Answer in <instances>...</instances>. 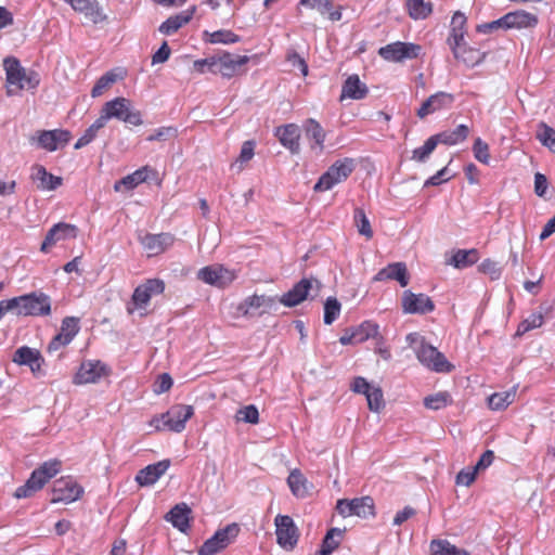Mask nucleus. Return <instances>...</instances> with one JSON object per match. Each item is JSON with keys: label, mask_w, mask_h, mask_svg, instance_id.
Instances as JSON below:
<instances>
[{"label": "nucleus", "mask_w": 555, "mask_h": 555, "mask_svg": "<svg viewBox=\"0 0 555 555\" xmlns=\"http://www.w3.org/2000/svg\"><path fill=\"white\" fill-rule=\"evenodd\" d=\"M405 339L420 363L426 369L437 373H449L453 370L454 366L446 359L443 353L429 345L420 334L410 333Z\"/></svg>", "instance_id": "f257e3e1"}, {"label": "nucleus", "mask_w": 555, "mask_h": 555, "mask_svg": "<svg viewBox=\"0 0 555 555\" xmlns=\"http://www.w3.org/2000/svg\"><path fill=\"white\" fill-rule=\"evenodd\" d=\"M3 67L5 70L7 94L10 96L24 89H35L40 82L38 74L27 72L16 57H5Z\"/></svg>", "instance_id": "f03ea898"}, {"label": "nucleus", "mask_w": 555, "mask_h": 555, "mask_svg": "<svg viewBox=\"0 0 555 555\" xmlns=\"http://www.w3.org/2000/svg\"><path fill=\"white\" fill-rule=\"evenodd\" d=\"M60 470L61 462L59 460L44 462L31 473L25 485L15 490V498L25 499L33 496L37 491L41 490L50 479L56 476Z\"/></svg>", "instance_id": "7ed1b4c3"}, {"label": "nucleus", "mask_w": 555, "mask_h": 555, "mask_svg": "<svg viewBox=\"0 0 555 555\" xmlns=\"http://www.w3.org/2000/svg\"><path fill=\"white\" fill-rule=\"evenodd\" d=\"M194 415L192 405L176 404L166 413L154 416L149 425L155 430H169L181 433L185 428L186 422Z\"/></svg>", "instance_id": "20e7f679"}, {"label": "nucleus", "mask_w": 555, "mask_h": 555, "mask_svg": "<svg viewBox=\"0 0 555 555\" xmlns=\"http://www.w3.org/2000/svg\"><path fill=\"white\" fill-rule=\"evenodd\" d=\"M99 117L105 125L112 118L132 126H141L143 124L141 113L132 108L131 102L128 99L120 96L106 102Z\"/></svg>", "instance_id": "39448f33"}, {"label": "nucleus", "mask_w": 555, "mask_h": 555, "mask_svg": "<svg viewBox=\"0 0 555 555\" xmlns=\"http://www.w3.org/2000/svg\"><path fill=\"white\" fill-rule=\"evenodd\" d=\"M356 168V162L352 158H343L336 160L328 169L319 178L314 184L315 192H326L335 185L344 182L352 173Z\"/></svg>", "instance_id": "423d86ee"}, {"label": "nucleus", "mask_w": 555, "mask_h": 555, "mask_svg": "<svg viewBox=\"0 0 555 555\" xmlns=\"http://www.w3.org/2000/svg\"><path fill=\"white\" fill-rule=\"evenodd\" d=\"M13 311L17 315H48L51 312L50 297L43 293H30L11 298Z\"/></svg>", "instance_id": "0eeeda50"}, {"label": "nucleus", "mask_w": 555, "mask_h": 555, "mask_svg": "<svg viewBox=\"0 0 555 555\" xmlns=\"http://www.w3.org/2000/svg\"><path fill=\"white\" fill-rule=\"evenodd\" d=\"M196 278L207 285L225 288L237 279V271L220 263H214L201 268Z\"/></svg>", "instance_id": "6e6552de"}, {"label": "nucleus", "mask_w": 555, "mask_h": 555, "mask_svg": "<svg viewBox=\"0 0 555 555\" xmlns=\"http://www.w3.org/2000/svg\"><path fill=\"white\" fill-rule=\"evenodd\" d=\"M276 543L285 551H293L299 540V530L288 515H276L274 518Z\"/></svg>", "instance_id": "1a4fd4ad"}, {"label": "nucleus", "mask_w": 555, "mask_h": 555, "mask_svg": "<svg viewBox=\"0 0 555 555\" xmlns=\"http://www.w3.org/2000/svg\"><path fill=\"white\" fill-rule=\"evenodd\" d=\"M240 528L236 524H230L218 530L206 540L198 550V555H216L231 544L237 537Z\"/></svg>", "instance_id": "9d476101"}, {"label": "nucleus", "mask_w": 555, "mask_h": 555, "mask_svg": "<svg viewBox=\"0 0 555 555\" xmlns=\"http://www.w3.org/2000/svg\"><path fill=\"white\" fill-rule=\"evenodd\" d=\"M422 51L420 44L413 42H392L378 50V54L388 62H403L405 60L416 59Z\"/></svg>", "instance_id": "9b49d317"}, {"label": "nucleus", "mask_w": 555, "mask_h": 555, "mask_svg": "<svg viewBox=\"0 0 555 555\" xmlns=\"http://www.w3.org/2000/svg\"><path fill=\"white\" fill-rule=\"evenodd\" d=\"M278 299L267 295H251L236 306L237 317H255L274 308Z\"/></svg>", "instance_id": "f8f14e48"}, {"label": "nucleus", "mask_w": 555, "mask_h": 555, "mask_svg": "<svg viewBox=\"0 0 555 555\" xmlns=\"http://www.w3.org/2000/svg\"><path fill=\"white\" fill-rule=\"evenodd\" d=\"M336 508L343 517L358 516L367 518L374 515V503L370 496L338 500Z\"/></svg>", "instance_id": "ddd939ff"}, {"label": "nucleus", "mask_w": 555, "mask_h": 555, "mask_svg": "<svg viewBox=\"0 0 555 555\" xmlns=\"http://www.w3.org/2000/svg\"><path fill=\"white\" fill-rule=\"evenodd\" d=\"M165 284L162 280L151 279L139 285L132 295V304L134 308L128 307V312L133 313L134 309L144 310L151 298L164 292Z\"/></svg>", "instance_id": "4468645a"}, {"label": "nucleus", "mask_w": 555, "mask_h": 555, "mask_svg": "<svg viewBox=\"0 0 555 555\" xmlns=\"http://www.w3.org/2000/svg\"><path fill=\"white\" fill-rule=\"evenodd\" d=\"M321 284L314 279H302L292 289L285 293L279 301L286 307H294L308 298L311 291L319 293Z\"/></svg>", "instance_id": "2eb2a0df"}, {"label": "nucleus", "mask_w": 555, "mask_h": 555, "mask_svg": "<svg viewBox=\"0 0 555 555\" xmlns=\"http://www.w3.org/2000/svg\"><path fill=\"white\" fill-rule=\"evenodd\" d=\"M108 371L104 363L98 360L83 361L74 376V384L85 385L98 383Z\"/></svg>", "instance_id": "dca6fc26"}, {"label": "nucleus", "mask_w": 555, "mask_h": 555, "mask_svg": "<svg viewBox=\"0 0 555 555\" xmlns=\"http://www.w3.org/2000/svg\"><path fill=\"white\" fill-rule=\"evenodd\" d=\"M83 493V489L70 478H61L53 486L52 503H72L77 501Z\"/></svg>", "instance_id": "f3484780"}, {"label": "nucleus", "mask_w": 555, "mask_h": 555, "mask_svg": "<svg viewBox=\"0 0 555 555\" xmlns=\"http://www.w3.org/2000/svg\"><path fill=\"white\" fill-rule=\"evenodd\" d=\"M402 310L410 314H424L434 310L433 300L425 294H414L405 291L402 294Z\"/></svg>", "instance_id": "a211bd4d"}, {"label": "nucleus", "mask_w": 555, "mask_h": 555, "mask_svg": "<svg viewBox=\"0 0 555 555\" xmlns=\"http://www.w3.org/2000/svg\"><path fill=\"white\" fill-rule=\"evenodd\" d=\"M454 102V95L444 91H439L435 94H431L421 107L417 109L416 115L424 119L426 116L431 115L434 113L449 109Z\"/></svg>", "instance_id": "6ab92c4d"}, {"label": "nucleus", "mask_w": 555, "mask_h": 555, "mask_svg": "<svg viewBox=\"0 0 555 555\" xmlns=\"http://www.w3.org/2000/svg\"><path fill=\"white\" fill-rule=\"evenodd\" d=\"M248 61L249 57L247 55H233L231 53L216 55L215 74H220L224 78H231Z\"/></svg>", "instance_id": "aec40b11"}, {"label": "nucleus", "mask_w": 555, "mask_h": 555, "mask_svg": "<svg viewBox=\"0 0 555 555\" xmlns=\"http://www.w3.org/2000/svg\"><path fill=\"white\" fill-rule=\"evenodd\" d=\"M70 139L72 133L65 129L43 130L38 133V144L49 152L63 149Z\"/></svg>", "instance_id": "412c9836"}, {"label": "nucleus", "mask_w": 555, "mask_h": 555, "mask_svg": "<svg viewBox=\"0 0 555 555\" xmlns=\"http://www.w3.org/2000/svg\"><path fill=\"white\" fill-rule=\"evenodd\" d=\"M77 236V228L69 223L54 224L47 233L44 241L41 244L40 250L48 253L49 249L56 243L75 238Z\"/></svg>", "instance_id": "4be33fe9"}, {"label": "nucleus", "mask_w": 555, "mask_h": 555, "mask_svg": "<svg viewBox=\"0 0 555 555\" xmlns=\"http://www.w3.org/2000/svg\"><path fill=\"white\" fill-rule=\"evenodd\" d=\"M504 29H529L538 25V16L533 13L517 10L502 16Z\"/></svg>", "instance_id": "5701e85b"}, {"label": "nucleus", "mask_w": 555, "mask_h": 555, "mask_svg": "<svg viewBox=\"0 0 555 555\" xmlns=\"http://www.w3.org/2000/svg\"><path fill=\"white\" fill-rule=\"evenodd\" d=\"M13 362L18 365H27L36 376L43 374V359L37 349L27 346L18 348L14 353Z\"/></svg>", "instance_id": "b1692460"}, {"label": "nucleus", "mask_w": 555, "mask_h": 555, "mask_svg": "<svg viewBox=\"0 0 555 555\" xmlns=\"http://www.w3.org/2000/svg\"><path fill=\"white\" fill-rule=\"evenodd\" d=\"M72 9L82 14L87 20L94 24L102 23L106 20L102 8L98 0H64Z\"/></svg>", "instance_id": "393cba45"}, {"label": "nucleus", "mask_w": 555, "mask_h": 555, "mask_svg": "<svg viewBox=\"0 0 555 555\" xmlns=\"http://www.w3.org/2000/svg\"><path fill=\"white\" fill-rule=\"evenodd\" d=\"M140 242L151 257L159 255L170 247L173 244V236L168 233L145 234Z\"/></svg>", "instance_id": "a878e982"}, {"label": "nucleus", "mask_w": 555, "mask_h": 555, "mask_svg": "<svg viewBox=\"0 0 555 555\" xmlns=\"http://www.w3.org/2000/svg\"><path fill=\"white\" fill-rule=\"evenodd\" d=\"M169 466V460L150 464L139 470L135 476V481L142 487L152 486L168 470Z\"/></svg>", "instance_id": "bb28decb"}, {"label": "nucleus", "mask_w": 555, "mask_h": 555, "mask_svg": "<svg viewBox=\"0 0 555 555\" xmlns=\"http://www.w3.org/2000/svg\"><path fill=\"white\" fill-rule=\"evenodd\" d=\"M31 179L40 191H54L62 185L63 179L47 171L41 165L31 168Z\"/></svg>", "instance_id": "cd10ccee"}, {"label": "nucleus", "mask_w": 555, "mask_h": 555, "mask_svg": "<svg viewBox=\"0 0 555 555\" xmlns=\"http://www.w3.org/2000/svg\"><path fill=\"white\" fill-rule=\"evenodd\" d=\"M395 280L400 286L405 287L409 284L408 269L404 262H393L379 270L374 276V281Z\"/></svg>", "instance_id": "c85d7f7f"}, {"label": "nucleus", "mask_w": 555, "mask_h": 555, "mask_svg": "<svg viewBox=\"0 0 555 555\" xmlns=\"http://www.w3.org/2000/svg\"><path fill=\"white\" fill-rule=\"evenodd\" d=\"M306 138L310 142V147L318 155L324 150L325 131L322 126L314 119H308L304 125Z\"/></svg>", "instance_id": "c756f323"}, {"label": "nucleus", "mask_w": 555, "mask_h": 555, "mask_svg": "<svg viewBox=\"0 0 555 555\" xmlns=\"http://www.w3.org/2000/svg\"><path fill=\"white\" fill-rule=\"evenodd\" d=\"M276 135L284 147L288 149L293 154L299 153L300 131L297 125L288 124L278 128Z\"/></svg>", "instance_id": "7c9ffc66"}, {"label": "nucleus", "mask_w": 555, "mask_h": 555, "mask_svg": "<svg viewBox=\"0 0 555 555\" xmlns=\"http://www.w3.org/2000/svg\"><path fill=\"white\" fill-rule=\"evenodd\" d=\"M191 508L185 503L175 505L165 516V519L181 532L190 527Z\"/></svg>", "instance_id": "2f4dec72"}, {"label": "nucleus", "mask_w": 555, "mask_h": 555, "mask_svg": "<svg viewBox=\"0 0 555 555\" xmlns=\"http://www.w3.org/2000/svg\"><path fill=\"white\" fill-rule=\"evenodd\" d=\"M454 57L463 62L468 67H474L480 64L485 59V53L468 47L465 42L450 48Z\"/></svg>", "instance_id": "473e14b6"}, {"label": "nucleus", "mask_w": 555, "mask_h": 555, "mask_svg": "<svg viewBox=\"0 0 555 555\" xmlns=\"http://www.w3.org/2000/svg\"><path fill=\"white\" fill-rule=\"evenodd\" d=\"M195 13V7L181 12L179 14L168 17L164 23L160 24L158 30L163 35H171L178 31L183 25L188 24Z\"/></svg>", "instance_id": "72a5a7b5"}, {"label": "nucleus", "mask_w": 555, "mask_h": 555, "mask_svg": "<svg viewBox=\"0 0 555 555\" xmlns=\"http://www.w3.org/2000/svg\"><path fill=\"white\" fill-rule=\"evenodd\" d=\"M367 94V88L358 75L349 76L343 85L340 100L346 98L352 100H361Z\"/></svg>", "instance_id": "f704fd0d"}, {"label": "nucleus", "mask_w": 555, "mask_h": 555, "mask_svg": "<svg viewBox=\"0 0 555 555\" xmlns=\"http://www.w3.org/2000/svg\"><path fill=\"white\" fill-rule=\"evenodd\" d=\"M150 171L151 170H150V168L147 166L142 167V168L135 170L134 172H132V173L124 177L119 181H117L114 184V190L116 192H124V191L133 190L139 184H141L144 181H146Z\"/></svg>", "instance_id": "c9c22d12"}, {"label": "nucleus", "mask_w": 555, "mask_h": 555, "mask_svg": "<svg viewBox=\"0 0 555 555\" xmlns=\"http://www.w3.org/2000/svg\"><path fill=\"white\" fill-rule=\"evenodd\" d=\"M516 395L517 386L505 391L494 392L488 397V408L491 411H504L515 401Z\"/></svg>", "instance_id": "e433bc0d"}, {"label": "nucleus", "mask_w": 555, "mask_h": 555, "mask_svg": "<svg viewBox=\"0 0 555 555\" xmlns=\"http://www.w3.org/2000/svg\"><path fill=\"white\" fill-rule=\"evenodd\" d=\"M465 25L466 16L461 12H455L451 20V29L447 40L450 48L464 42Z\"/></svg>", "instance_id": "4c0bfd02"}, {"label": "nucleus", "mask_w": 555, "mask_h": 555, "mask_svg": "<svg viewBox=\"0 0 555 555\" xmlns=\"http://www.w3.org/2000/svg\"><path fill=\"white\" fill-rule=\"evenodd\" d=\"M469 129L466 125H459L453 130H446L435 134V140L438 143L446 145H455L466 140Z\"/></svg>", "instance_id": "58836bf2"}, {"label": "nucleus", "mask_w": 555, "mask_h": 555, "mask_svg": "<svg viewBox=\"0 0 555 555\" xmlns=\"http://www.w3.org/2000/svg\"><path fill=\"white\" fill-rule=\"evenodd\" d=\"M430 555H469V553L448 540L434 539L429 544Z\"/></svg>", "instance_id": "ea45409f"}, {"label": "nucleus", "mask_w": 555, "mask_h": 555, "mask_svg": "<svg viewBox=\"0 0 555 555\" xmlns=\"http://www.w3.org/2000/svg\"><path fill=\"white\" fill-rule=\"evenodd\" d=\"M478 259L479 255L477 249H459L453 254L449 264L456 269H464L476 263Z\"/></svg>", "instance_id": "a19ab883"}, {"label": "nucleus", "mask_w": 555, "mask_h": 555, "mask_svg": "<svg viewBox=\"0 0 555 555\" xmlns=\"http://www.w3.org/2000/svg\"><path fill=\"white\" fill-rule=\"evenodd\" d=\"M287 483L292 493L297 498H305L309 493V483L307 478L298 470L291 472Z\"/></svg>", "instance_id": "79ce46f5"}, {"label": "nucleus", "mask_w": 555, "mask_h": 555, "mask_svg": "<svg viewBox=\"0 0 555 555\" xmlns=\"http://www.w3.org/2000/svg\"><path fill=\"white\" fill-rule=\"evenodd\" d=\"M344 530L332 528L327 531L322 541V545L318 555H331L340 544L343 540Z\"/></svg>", "instance_id": "37998d69"}, {"label": "nucleus", "mask_w": 555, "mask_h": 555, "mask_svg": "<svg viewBox=\"0 0 555 555\" xmlns=\"http://www.w3.org/2000/svg\"><path fill=\"white\" fill-rule=\"evenodd\" d=\"M353 337L356 338L357 344L364 343L370 338L382 339V336H379L378 324L371 321H365L358 327L353 328Z\"/></svg>", "instance_id": "c03bdc74"}, {"label": "nucleus", "mask_w": 555, "mask_h": 555, "mask_svg": "<svg viewBox=\"0 0 555 555\" xmlns=\"http://www.w3.org/2000/svg\"><path fill=\"white\" fill-rule=\"evenodd\" d=\"M547 312V308L541 307V311L531 313L528 318L520 322L517 327L516 335L520 336L525 333L539 328L544 323V314Z\"/></svg>", "instance_id": "a18cd8bd"}, {"label": "nucleus", "mask_w": 555, "mask_h": 555, "mask_svg": "<svg viewBox=\"0 0 555 555\" xmlns=\"http://www.w3.org/2000/svg\"><path fill=\"white\" fill-rule=\"evenodd\" d=\"M204 36L210 43L233 44L241 40L240 36L229 29H220L214 33L205 31Z\"/></svg>", "instance_id": "49530a36"}, {"label": "nucleus", "mask_w": 555, "mask_h": 555, "mask_svg": "<svg viewBox=\"0 0 555 555\" xmlns=\"http://www.w3.org/2000/svg\"><path fill=\"white\" fill-rule=\"evenodd\" d=\"M406 7L410 16L414 20H424L433 11L431 3L423 0H406Z\"/></svg>", "instance_id": "de8ad7c7"}, {"label": "nucleus", "mask_w": 555, "mask_h": 555, "mask_svg": "<svg viewBox=\"0 0 555 555\" xmlns=\"http://www.w3.org/2000/svg\"><path fill=\"white\" fill-rule=\"evenodd\" d=\"M452 399L448 391H439L424 398V405L429 410H440L451 404Z\"/></svg>", "instance_id": "09e8293b"}, {"label": "nucleus", "mask_w": 555, "mask_h": 555, "mask_svg": "<svg viewBox=\"0 0 555 555\" xmlns=\"http://www.w3.org/2000/svg\"><path fill=\"white\" fill-rule=\"evenodd\" d=\"M353 221L359 234L365 236L367 240L373 237L371 222L362 208L354 209Z\"/></svg>", "instance_id": "8fccbe9b"}, {"label": "nucleus", "mask_w": 555, "mask_h": 555, "mask_svg": "<svg viewBox=\"0 0 555 555\" xmlns=\"http://www.w3.org/2000/svg\"><path fill=\"white\" fill-rule=\"evenodd\" d=\"M105 127L103 120L99 117L86 131L85 133L77 140L75 143V149L79 150L89 143H91L98 135V132Z\"/></svg>", "instance_id": "3c124183"}, {"label": "nucleus", "mask_w": 555, "mask_h": 555, "mask_svg": "<svg viewBox=\"0 0 555 555\" xmlns=\"http://www.w3.org/2000/svg\"><path fill=\"white\" fill-rule=\"evenodd\" d=\"M537 139L540 143L555 153V129L542 122L537 131Z\"/></svg>", "instance_id": "603ef678"}, {"label": "nucleus", "mask_w": 555, "mask_h": 555, "mask_svg": "<svg viewBox=\"0 0 555 555\" xmlns=\"http://www.w3.org/2000/svg\"><path fill=\"white\" fill-rule=\"evenodd\" d=\"M79 319L66 317L62 321L60 334L65 338V343H70L79 332Z\"/></svg>", "instance_id": "864d4df0"}, {"label": "nucleus", "mask_w": 555, "mask_h": 555, "mask_svg": "<svg viewBox=\"0 0 555 555\" xmlns=\"http://www.w3.org/2000/svg\"><path fill=\"white\" fill-rule=\"evenodd\" d=\"M369 409L372 412L378 413L385 406L384 396L380 387L374 386L365 395Z\"/></svg>", "instance_id": "5fc2aeb1"}, {"label": "nucleus", "mask_w": 555, "mask_h": 555, "mask_svg": "<svg viewBox=\"0 0 555 555\" xmlns=\"http://www.w3.org/2000/svg\"><path fill=\"white\" fill-rule=\"evenodd\" d=\"M436 146H437V142L435 140V137L431 135L430 138H428L425 141V143L422 146H420L413 151L412 159L420 162V163L425 162L429 157V155L434 152Z\"/></svg>", "instance_id": "6e6d98bb"}, {"label": "nucleus", "mask_w": 555, "mask_h": 555, "mask_svg": "<svg viewBox=\"0 0 555 555\" xmlns=\"http://www.w3.org/2000/svg\"><path fill=\"white\" fill-rule=\"evenodd\" d=\"M117 80V75L113 72H108L102 77L98 79L94 87L91 90V95L93 98H98L103 94V92L111 87Z\"/></svg>", "instance_id": "4d7b16f0"}, {"label": "nucleus", "mask_w": 555, "mask_h": 555, "mask_svg": "<svg viewBox=\"0 0 555 555\" xmlns=\"http://www.w3.org/2000/svg\"><path fill=\"white\" fill-rule=\"evenodd\" d=\"M340 313V304L334 297H328L324 305V323L332 324Z\"/></svg>", "instance_id": "13d9d810"}, {"label": "nucleus", "mask_w": 555, "mask_h": 555, "mask_svg": "<svg viewBox=\"0 0 555 555\" xmlns=\"http://www.w3.org/2000/svg\"><path fill=\"white\" fill-rule=\"evenodd\" d=\"M236 421L248 424H257L259 422V412L254 404L246 405L236 412Z\"/></svg>", "instance_id": "bf43d9fd"}, {"label": "nucleus", "mask_w": 555, "mask_h": 555, "mask_svg": "<svg viewBox=\"0 0 555 555\" xmlns=\"http://www.w3.org/2000/svg\"><path fill=\"white\" fill-rule=\"evenodd\" d=\"M473 152L475 158L485 164L488 165L490 162V153H489V145L481 140L480 138H477L473 145Z\"/></svg>", "instance_id": "052dcab7"}, {"label": "nucleus", "mask_w": 555, "mask_h": 555, "mask_svg": "<svg viewBox=\"0 0 555 555\" xmlns=\"http://www.w3.org/2000/svg\"><path fill=\"white\" fill-rule=\"evenodd\" d=\"M298 7H305L318 11L321 15L326 14L332 9L331 0H300Z\"/></svg>", "instance_id": "680f3d73"}, {"label": "nucleus", "mask_w": 555, "mask_h": 555, "mask_svg": "<svg viewBox=\"0 0 555 555\" xmlns=\"http://www.w3.org/2000/svg\"><path fill=\"white\" fill-rule=\"evenodd\" d=\"M177 132L173 127H160L147 137V141H165L175 138Z\"/></svg>", "instance_id": "e2e57ef3"}, {"label": "nucleus", "mask_w": 555, "mask_h": 555, "mask_svg": "<svg viewBox=\"0 0 555 555\" xmlns=\"http://www.w3.org/2000/svg\"><path fill=\"white\" fill-rule=\"evenodd\" d=\"M451 178H452V175L450 173L448 167H443L436 175H434L430 178H428L425 181L424 186L425 188L426 186H436V185H439V184H441L443 182L449 181Z\"/></svg>", "instance_id": "0e129e2a"}, {"label": "nucleus", "mask_w": 555, "mask_h": 555, "mask_svg": "<svg viewBox=\"0 0 555 555\" xmlns=\"http://www.w3.org/2000/svg\"><path fill=\"white\" fill-rule=\"evenodd\" d=\"M477 470L475 467L462 469L456 476V485L468 487L476 479Z\"/></svg>", "instance_id": "69168bd1"}, {"label": "nucleus", "mask_w": 555, "mask_h": 555, "mask_svg": "<svg viewBox=\"0 0 555 555\" xmlns=\"http://www.w3.org/2000/svg\"><path fill=\"white\" fill-rule=\"evenodd\" d=\"M215 65H216V55L206 57V59H202V60H196L193 63L195 70H197L201 74H204L207 72L215 74Z\"/></svg>", "instance_id": "338daca9"}, {"label": "nucleus", "mask_w": 555, "mask_h": 555, "mask_svg": "<svg viewBox=\"0 0 555 555\" xmlns=\"http://www.w3.org/2000/svg\"><path fill=\"white\" fill-rule=\"evenodd\" d=\"M172 386V378L169 374L164 373L158 376L157 380L154 384V392L157 395L164 393L168 391Z\"/></svg>", "instance_id": "774afa93"}]
</instances>
